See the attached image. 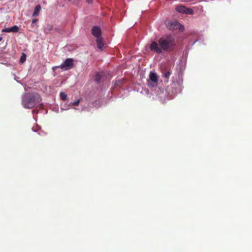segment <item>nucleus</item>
I'll return each instance as SVG.
<instances>
[{"mask_svg":"<svg viewBox=\"0 0 252 252\" xmlns=\"http://www.w3.org/2000/svg\"><path fill=\"white\" fill-rule=\"evenodd\" d=\"M55 30L56 32L61 33L62 32V30L60 29L59 28H55Z\"/></svg>","mask_w":252,"mask_h":252,"instance_id":"f3484780","label":"nucleus"},{"mask_svg":"<svg viewBox=\"0 0 252 252\" xmlns=\"http://www.w3.org/2000/svg\"><path fill=\"white\" fill-rule=\"evenodd\" d=\"M53 30V26L51 24H47L44 27L43 32L46 34L50 33L51 31Z\"/></svg>","mask_w":252,"mask_h":252,"instance_id":"1a4fd4ad","label":"nucleus"},{"mask_svg":"<svg viewBox=\"0 0 252 252\" xmlns=\"http://www.w3.org/2000/svg\"><path fill=\"white\" fill-rule=\"evenodd\" d=\"M26 60V56L25 54L23 53L20 58V61L21 63H23L25 62Z\"/></svg>","mask_w":252,"mask_h":252,"instance_id":"4468645a","label":"nucleus"},{"mask_svg":"<svg viewBox=\"0 0 252 252\" xmlns=\"http://www.w3.org/2000/svg\"><path fill=\"white\" fill-rule=\"evenodd\" d=\"M101 75L100 74H97L96 75V77H95V81L97 82V83H99L100 82V81L101 80Z\"/></svg>","mask_w":252,"mask_h":252,"instance_id":"2eb2a0df","label":"nucleus"},{"mask_svg":"<svg viewBox=\"0 0 252 252\" xmlns=\"http://www.w3.org/2000/svg\"><path fill=\"white\" fill-rule=\"evenodd\" d=\"M19 27L15 25L10 28H4L2 30L1 32H17L19 31Z\"/></svg>","mask_w":252,"mask_h":252,"instance_id":"0eeeda50","label":"nucleus"},{"mask_svg":"<svg viewBox=\"0 0 252 252\" xmlns=\"http://www.w3.org/2000/svg\"><path fill=\"white\" fill-rule=\"evenodd\" d=\"M38 21V20L37 19H32V24H33L34 23H35L36 22H37Z\"/></svg>","mask_w":252,"mask_h":252,"instance_id":"a211bd4d","label":"nucleus"},{"mask_svg":"<svg viewBox=\"0 0 252 252\" xmlns=\"http://www.w3.org/2000/svg\"><path fill=\"white\" fill-rule=\"evenodd\" d=\"M41 98L37 93H28L22 97V105L26 109L38 107L41 103Z\"/></svg>","mask_w":252,"mask_h":252,"instance_id":"f03ea898","label":"nucleus"},{"mask_svg":"<svg viewBox=\"0 0 252 252\" xmlns=\"http://www.w3.org/2000/svg\"><path fill=\"white\" fill-rule=\"evenodd\" d=\"M176 10L181 13L193 14V10L190 8H187L183 5H179L176 7Z\"/></svg>","mask_w":252,"mask_h":252,"instance_id":"20e7f679","label":"nucleus"},{"mask_svg":"<svg viewBox=\"0 0 252 252\" xmlns=\"http://www.w3.org/2000/svg\"><path fill=\"white\" fill-rule=\"evenodd\" d=\"M60 95L61 99L63 100H65L66 99L67 95L64 93H63V92L60 93Z\"/></svg>","mask_w":252,"mask_h":252,"instance_id":"ddd939ff","label":"nucleus"},{"mask_svg":"<svg viewBox=\"0 0 252 252\" xmlns=\"http://www.w3.org/2000/svg\"><path fill=\"white\" fill-rule=\"evenodd\" d=\"M73 66V59L72 58H67L61 65H59V67L62 70L66 71L70 69Z\"/></svg>","mask_w":252,"mask_h":252,"instance_id":"7ed1b4c3","label":"nucleus"},{"mask_svg":"<svg viewBox=\"0 0 252 252\" xmlns=\"http://www.w3.org/2000/svg\"><path fill=\"white\" fill-rule=\"evenodd\" d=\"M80 100L79 99L77 100L76 101H75V102H73L72 103V105H73V106H77L79 104V103L80 102Z\"/></svg>","mask_w":252,"mask_h":252,"instance_id":"dca6fc26","label":"nucleus"},{"mask_svg":"<svg viewBox=\"0 0 252 252\" xmlns=\"http://www.w3.org/2000/svg\"><path fill=\"white\" fill-rule=\"evenodd\" d=\"M175 45L174 37L170 34H166L158 40V43L155 41L152 42L150 46V49L158 54H161L163 51L165 52L172 51Z\"/></svg>","mask_w":252,"mask_h":252,"instance_id":"f257e3e1","label":"nucleus"},{"mask_svg":"<svg viewBox=\"0 0 252 252\" xmlns=\"http://www.w3.org/2000/svg\"><path fill=\"white\" fill-rule=\"evenodd\" d=\"M60 68V67H59V66H53V67H52V69H53L54 71H55L57 68Z\"/></svg>","mask_w":252,"mask_h":252,"instance_id":"6ab92c4d","label":"nucleus"},{"mask_svg":"<svg viewBox=\"0 0 252 252\" xmlns=\"http://www.w3.org/2000/svg\"><path fill=\"white\" fill-rule=\"evenodd\" d=\"M149 79L153 83L157 85L158 82V77L156 73L151 72L149 74Z\"/></svg>","mask_w":252,"mask_h":252,"instance_id":"6e6552de","label":"nucleus"},{"mask_svg":"<svg viewBox=\"0 0 252 252\" xmlns=\"http://www.w3.org/2000/svg\"><path fill=\"white\" fill-rule=\"evenodd\" d=\"M41 9L40 5L38 4L34 8V12L32 14V16H36L38 15L40 10Z\"/></svg>","mask_w":252,"mask_h":252,"instance_id":"9b49d317","label":"nucleus"},{"mask_svg":"<svg viewBox=\"0 0 252 252\" xmlns=\"http://www.w3.org/2000/svg\"><path fill=\"white\" fill-rule=\"evenodd\" d=\"M171 74V72L170 71H166V72L164 73V77L165 79V82H168L169 78V77H170Z\"/></svg>","mask_w":252,"mask_h":252,"instance_id":"f8f14e48","label":"nucleus"},{"mask_svg":"<svg viewBox=\"0 0 252 252\" xmlns=\"http://www.w3.org/2000/svg\"><path fill=\"white\" fill-rule=\"evenodd\" d=\"M96 41L97 47L101 50H102L104 46L103 38L101 37L97 38Z\"/></svg>","mask_w":252,"mask_h":252,"instance_id":"9d476101","label":"nucleus"},{"mask_svg":"<svg viewBox=\"0 0 252 252\" xmlns=\"http://www.w3.org/2000/svg\"><path fill=\"white\" fill-rule=\"evenodd\" d=\"M92 34L96 38L101 37L102 32L101 29L98 26H94L92 29Z\"/></svg>","mask_w":252,"mask_h":252,"instance_id":"39448f33","label":"nucleus"},{"mask_svg":"<svg viewBox=\"0 0 252 252\" xmlns=\"http://www.w3.org/2000/svg\"><path fill=\"white\" fill-rule=\"evenodd\" d=\"M180 24L177 21L169 22L168 23L167 27L170 30H175L179 28Z\"/></svg>","mask_w":252,"mask_h":252,"instance_id":"423d86ee","label":"nucleus"},{"mask_svg":"<svg viewBox=\"0 0 252 252\" xmlns=\"http://www.w3.org/2000/svg\"><path fill=\"white\" fill-rule=\"evenodd\" d=\"M86 1L88 3H92L93 1V0H86Z\"/></svg>","mask_w":252,"mask_h":252,"instance_id":"aec40b11","label":"nucleus"},{"mask_svg":"<svg viewBox=\"0 0 252 252\" xmlns=\"http://www.w3.org/2000/svg\"><path fill=\"white\" fill-rule=\"evenodd\" d=\"M2 39V37H0V41H1Z\"/></svg>","mask_w":252,"mask_h":252,"instance_id":"412c9836","label":"nucleus"}]
</instances>
